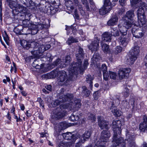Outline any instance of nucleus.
I'll use <instances>...</instances> for the list:
<instances>
[{
	"label": "nucleus",
	"mask_w": 147,
	"mask_h": 147,
	"mask_svg": "<svg viewBox=\"0 0 147 147\" xmlns=\"http://www.w3.org/2000/svg\"><path fill=\"white\" fill-rule=\"evenodd\" d=\"M132 32L134 36L138 38H142L144 35V32L140 30L133 29Z\"/></svg>",
	"instance_id": "obj_16"
},
{
	"label": "nucleus",
	"mask_w": 147,
	"mask_h": 147,
	"mask_svg": "<svg viewBox=\"0 0 147 147\" xmlns=\"http://www.w3.org/2000/svg\"><path fill=\"white\" fill-rule=\"evenodd\" d=\"M111 9V7H105L104 5L102 8L100 9L99 13L101 15H104L110 11Z\"/></svg>",
	"instance_id": "obj_27"
},
{
	"label": "nucleus",
	"mask_w": 147,
	"mask_h": 147,
	"mask_svg": "<svg viewBox=\"0 0 147 147\" xmlns=\"http://www.w3.org/2000/svg\"><path fill=\"white\" fill-rule=\"evenodd\" d=\"M82 95L85 97H88L90 94V91L88 90L86 86H83L82 87Z\"/></svg>",
	"instance_id": "obj_31"
},
{
	"label": "nucleus",
	"mask_w": 147,
	"mask_h": 147,
	"mask_svg": "<svg viewBox=\"0 0 147 147\" xmlns=\"http://www.w3.org/2000/svg\"><path fill=\"white\" fill-rule=\"evenodd\" d=\"M30 46L31 48H32V49H30V51L31 53L35 56L43 53L51 47L49 45H39L38 43L35 42H31Z\"/></svg>",
	"instance_id": "obj_4"
},
{
	"label": "nucleus",
	"mask_w": 147,
	"mask_h": 147,
	"mask_svg": "<svg viewBox=\"0 0 147 147\" xmlns=\"http://www.w3.org/2000/svg\"><path fill=\"white\" fill-rule=\"evenodd\" d=\"M122 50V48L120 46H117L116 48L115 52V53L118 54L121 52Z\"/></svg>",
	"instance_id": "obj_52"
},
{
	"label": "nucleus",
	"mask_w": 147,
	"mask_h": 147,
	"mask_svg": "<svg viewBox=\"0 0 147 147\" xmlns=\"http://www.w3.org/2000/svg\"><path fill=\"white\" fill-rule=\"evenodd\" d=\"M37 101L39 102L40 105L43 108L44 107V105L43 104V101L41 99V98H37Z\"/></svg>",
	"instance_id": "obj_54"
},
{
	"label": "nucleus",
	"mask_w": 147,
	"mask_h": 147,
	"mask_svg": "<svg viewBox=\"0 0 147 147\" xmlns=\"http://www.w3.org/2000/svg\"><path fill=\"white\" fill-rule=\"evenodd\" d=\"M118 18L116 15L112 16L109 20L107 22V24L109 26H113L116 25L118 22Z\"/></svg>",
	"instance_id": "obj_15"
},
{
	"label": "nucleus",
	"mask_w": 147,
	"mask_h": 147,
	"mask_svg": "<svg viewBox=\"0 0 147 147\" xmlns=\"http://www.w3.org/2000/svg\"><path fill=\"white\" fill-rule=\"evenodd\" d=\"M74 13L76 18L77 19H78L79 18V16L78 14V12L76 9H75L74 11Z\"/></svg>",
	"instance_id": "obj_61"
},
{
	"label": "nucleus",
	"mask_w": 147,
	"mask_h": 147,
	"mask_svg": "<svg viewBox=\"0 0 147 147\" xmlns=\"http://www.w3.org/2000/svg\"><path fill=\"white\" fill-rule=\"evenodd\" d=\"M137 58V57L136 56L131 55L129 54L127 57L126 62L127 64L132 65L134 63Z\"/></svg>",
	"instance_id": "obj_25"
},
{
	"label": "nucleus",
	"mask_w": 147,
	"mask_h": 147,
	"mask_svg": "<svg viewBox=\"0 0 147 147\" xmlns=\"http://www.w3.org/2000/svg\"><path fill=\"white\" fill-rule=\"evenodd\" d=\"M98 125L99 127L101 129H108L110 125H109V123L103 120L102 118L100 116H98Z\"/></svg>",
	"instance_id": "obj_10"
},
{
	"label": "nucleus",
	"mask_w": 147,
	"mask_h": 147,
	"mask_svg": "<svg viewBox=\"0 0 147 147\" xmlns=\"http://www.w3.org/2000/svg\"><path fill=\"white\" fill-rule=\"evenodd\" d=\"M64 116V114L62 113V110L59 109H57L55 110L54 114V117L57 119L62 118Z\"/></svg>",
	"instance_id": "obj_21"
},
{
	"label": "nucleus",
	"mask_w": 147,
	"mask_h": 147,
	"mask_svg": "<svg viewBox=\"0 0 147 147\" xmlns=\"http://www.w3.org/2000/svg\"><path fill=\"white\" fill-rule=\"evenodd\" d=\"M134 139V137L133 134L128 132L126 134V139L127 141L132 140Z\"/></svg>",
	"instance_id": "obj_34"
},
{
	"label": "nucleus",
	"mask_w": 147,
	"mask_h": 147,
	"mask_svg": "<svg viewBox=\"0 0 147 147\" xmlns=\"http://www.w3.org/2000/svg\"><path fill=\"white\" fill-rule=\"evenodd\" d=\"M135 16L134 11L129 10L127 11L123 18V25L127 28H131L132 25L138 26H140L139 22H136L134 19Z\"/></svg>",
	"instance_id": "obj_3"
},
{
	"label": "nucleus",
	"mask_w": 147,
	"mask_h": 147,
	"mask_svg": "<svg viewBox=\"0 0 147 147\" xmlns=\"http://www.w3.org/2000/svg\"><path fill=\"white\" fill-rule=\"evenodd\" d=\"M111 109L112 110V112L115 115L120 116L122 115V112L118 110L115 107H112Z\"/></svg>",
	"instance_id": "obj_32"
},
{
	"label": "nucleus",
	"mask_w": 147,
	"mask_h": 147,
	"mask_svg": "<svg viewBox=\"0 0 147 147\" xmlns=\"http://www.w3.org/2000/svg\"><path fill=\"white\" fill-rule=\"evenodd\" d=\"M130 28H127L125 27L123 25V27L122 28H121L120 29V32L121 34V36H126V35L127 34V30L129 29Z\"/></svg>",
	"instance_id": "obj_33"
},
{
	"label": "nucleus",
	"mask_w": 147,
	"mask_h": 147,
	"mask_svg": "<svg viewBox=\"0 0 147 147\" xmlns=\"http://www.w3.org/2000/svg\"><path fill=\"white\" fill-rule=\"evenodd\" d=\"M111 35L114 36H118L119 35V30L116 28H113L111 31Z\"/></svg>",
	"instance_id": "obj_36"
},
{
	"label": "nucleus",
	"mask_w": 147,
	"mask_h": 147,
	"mask_svg": "<svg viewBox=\"0 0 147 147\" xmlns=\"http://www.w3.org/2000/svg\"><path fill=\"white\" fill-rule=\"evenodd\" d=\"M125 8L124 7H122L119 9L118 13L119 14H122L125 12Z\"/></svg>",
	"instance_id": "obj_56"
},
{
	"label": "nucleus",
	"mask_w": 147,
	"mask_h": 147,
	"mask_svg": "<svg viewBox=\"0 0 147 147\" xmlns=\"http://www.w3.org/2000/svg\"><path fill=\"white\" fill-rule=\"evenodd\" d=\"M109 74L110 78L111 79L114 80L116 79L117 75L115 73L112 71H109Z\"/></svg>",
	"instance_id": "obj_51"
},
{
	"label": "nucleus",
	"mask_w": 147,
	"mask_h": 147,
	"mask_svg": "<svg viewBox=\"0 0 147 147\" xmlns=\"http://www.w3.org/2000/svg\"><path fill=\"white\" fill-rule=\"evenodd\" d=\"M94 79V77L93 76H92L90 74L88 75L86 78V81L87 83H89L90 84L89 86L90 89H92V81Z\"/></svg>",
	"instance_id": "obj_30"
},
{
	"label": "nucleus",
	"mask_w": 147,
	"mask_h": 147,
	"mask_svg": "<svg viewBox=\"0 0 147 147\" xmlns=\"http://www.w3.org/2000/svg\"><path fill=\"white\" fill-rule=\"evenodd\" d=\"M14 118H15V119H16V121L17 122H19V121L20 122V121H21L22 120V119H21L20 118V117H18L17 116H15Z\"/></svg>",
	"instance_id": "obj_62"
},
{
	"label": "nucleus",
	"mask_w": 147,
	"mask_h": 147,
	"mask_svg": "<svg viewBox=\"0 0 147 147\" xmlns=\"http://www.w3.org/2000/svg\"><path fill=\"white\" fill-rule=\"evenodd\" d=\"M81 105V104L80 101L78 100H76L74 101V102H69V105L65 108L75 111L77 110L80 107Z\"/></svg>",
	"instance_id": "obj_9"
},
{
	"label": "nucleus",
	"mask_w": 147,
	"mask_h": 147,
	"mask_svg": "<svg viewBox=\"0 0 147 147\" xmlns=\"http://www.w3.org/2000/svg\"><path fill=\"white\" fill-rule=\"evenodd\" d=\"M36 67H34L37 69H40L42 68L43 67V65L41 64V63H38V64H37L36 65Z\"/></svg>",
	"instance_id": "obj_55"
},
{
	"label": "nucleus",
	"mask_w": 147,
	"mask_h": 147,
	"mask_svg": "<svg viewBox=\"0 0 147 147\" xmlns=\"http://www.w3.org/2000/svg\"><path fill=\"white\" fill-rule=\"evenodd\" d=\"M2 34L4 39L5 42L7 45H9V38L6 31L4 30L3 32H2Z\"/></svg>",
	"instance_id": "obj_35"
},
{
	"label": "nucleus",
	"mask_w": 147,
	"mask_h": 147,
	"mask_svg": "<svg viewBox=\"0 0 147 147\" xmlns=\"http://www.w3.org/2000/svg\"><path fill=\"white\" fill-rule=\"evenodd\" d=\"M122 104L125 107H127L129 106V102H128L126 100L123 101L122 102Z\"/></svg>",
	"instance_id": "obj_59"
},
{
	"label": "nucleus",
	"mask_w": 147,
	"mask_h": 147,
	"mask_svg": "<svg viewBox=\"0 0 147 147\" xmlns=\"http://www.w3.org/2000/svg\"><path fill=\"white\" fill-rule=\"evenodd\" d=\"M119 2L120 5L122 6L125 5L126 3V0H119Z\"/></svg>",
	"instance_id": "obj_60"
},
{
	"label": "nucleus",
	"mask_w": 147,
	"mask_h": 147,
	"mask_svg": "<svg viewBox=\"0 0 147 147\" xmlns=\"http://www.w3.org/2000/svg\"><path fill=\"white\" fill-rule=\"evenodd\" d=\"M110 136L109 131L108 130H103L101 133L100 140L101 142H107L108 141Z\"/></svg>",
	"instance_id": "obj_12"
},
{
	"label": "nucleus",
	"mask_w": 147,
	"mask_h": 147,
	"mask_svg": "<svg viewBox=\"0 0 147 147\" xmlns=\"http://www.w3.org/2000/svg\"><path fill=\"white\" fill-rule=\"evenodd\" d=\"M131 5L133 6H134L137 4V7L140 5V3L142 2L141 0H130Z\"/></svg>",
	"instance_id": "obj_40"
},
{
	"label": "nucleus",
	"mask_w": 147,
	"mask_h": 147,
	"mask_svg": "<svg viewBox=\"0 0 147 147\" xmlns=\"http://www.w3.org/2000/svg\"><path fill=\"white\" fill-rule=\"evenodd\" d=\"M30 30L31 31L30 33L32 35H34L37 34L38 31V29H37V28H33V25L31 26Z\"/></svg>",
	"instance_id": "obj_46"
},
{
	"label": "nucleus",
	"mask_w": 147,
	"mask_h": 147,
	"mask_svg": "<svg viewBox=\"0 0 147 147\" xmlns=\"http://www.w3.org/2000/svg\"><path fill=\"white\" fill-rule=\"evenodd\" d=\"M73 96L72 94L68 93L66 95H61L59 99L55 100L54 102V107L58 105L63 102L71 101L73 98Z\"/></svg>",
	"instance_id": "obj_8"
},
{
	"label": "nucleus",
	"mask_w": 147,
	"mask_h": 147,
	"mask_svg": "<svg viewBox=\"0 0 147 147\" xmlns=\"http://www.w3.org/2000/svg\"><path fill=\"white\" fill-rule=\"evenodd\" d=\"M88 119L92 121V122L95 121L96 119L94 115L93 114H90V115L88 116Z\"/></svg>",
	"instance_id": "obj_53"
},
{
	"label": "nucleus",
	"mask_w": 147,
	"mask_h": 147,
	"mask_svg": "<svg viewBox=\"0 0 147 147\" xmlns=\"http://www.w3.org/2000/svg\"><path fill=\"white\" fill-rule=\"evenodd\" d=\"M77 65L75 64H71L69 68V77L68 78L66 72L64 71H59L57 73V77L59 85H67L71 81H72L73 78H74L78 74V68H76Z\"/></svg>",
	"instance_id": "obj_1"
},
{
	"label": "nucleus",
	"mask_w": 147,
	"mask_h": 147,
	"mask_svg": "<svg viewBox=\"0 0 147 147\" xmlns=\"http://www.w3.org/2000/svg\"><path fill=\"white\" fill-rule=\"evenodd\" d=\"M111 35L109 32H105L102 35V39L105 42H110L111 40Z\"/></svg>",
	"instance_id": "obj_26"
},
{
	"label": "nucleus",
	"mask_w": 147,
	"mask_h": 147,
	"mask_svg": "<svg viewBox=\"0 0 147 147\" xmlns=\"http://www.w3.org/2000/svg\"><path fill=\"white\" fill-rule=\"evenodd\" d=\"M79 118V117L78 114L75 115L73 113L69 117V119L71 121H74L78 120Z\"/></svg>",
	"instance_id": "obj_37"
},
{
	"label": "nucleus",
	"mask_w": 147,
	"mask_h": 147,
	"mask_svg": "<svg viewBox=\"0 0 147 147\" xmlns=\"http://www.w3.org/2000/svg\"><path fill=\"white\" fill-rule=\"evenodd\" d=\"M144 62L145 63V65L147 68V54L146 56L144 59Z\"/></svg>",
	"instance_id": "obj_63"
},
{
	"label": "nucleus",
	"mask_w": 147,
	"mask_h": 147,
	"mask_svg": "<svg viewBox=\"0 0 147 147\" xmlns=\"http://www.w3.org/2000/svg\"><path fill=\"white\" fill-rule=\"evenodd\" d=\"M7 2L8 4L9 7L11 9H13V8H16L18 7H19V8H22L23 7V6L17 4L16 2L13 1L7 0Z\"/></svg>",
	"instance_id": "obj_24"
},
{
	"label": "nucleus",
	"mask_w": 147,
	"mask_h": 147,
	"mask_svg": "<svg viewBox=\"0 0 147 147\" xmlns=\"http://www.w3.org/2000/svg\"><path fill=\"white\" fill-rule=\"evenodd\" d=\"M99 39L98 38H95L93 41L88 46L89 49L91 50L92 52L97 51L99 48Z\"/></svg>",
	"instance_id": "obj_11"
},
{
	"label": "nucleus",
	"mask_w": 147,
	"mask_h": 147,
	"mask_svg": "<svg viewBox=\"0 0 147 147\" xmlns=\"http://www.w3.org/2000/svg\"><path fill=\"white\" fill-rule=\"evenodd\" d=\"M140 51L139 47L138 46H134L129 52V54L137 57Z\"/></svg>",
	"instance_id": "obj_19"
},
{
	"label": "nucleus",
	"mask_w": 147,
	"mask_h": 147,
	"mask_svg": "<svg viewBox=\"0 0 147 147\" xmlns=\"http://www.w3.org/2000/svg\"><path fill=\"white\" fill-rule=\"evenodd\" d=\"M115 5V4L113 5L110 2V0H105L104 5L105 7H111V8H112V7Z\"/></svg>",
	"instance_id": "obj_42"
},
{
	"label": "nucleus",
	"mask_w": 147,
	"mask_h": 147,
	"mask_svg": "<svg viewBox=\"0 0 147 147\" xmlns=\"http://www.w3.org/2000/svg\"><path fill=\"white\" fill-rule=\"evenodd\" d=\"M91 135V132L89 131H86L81 138V140L78 143V145L77 146H80L81 145V143H84L86 139H88Z\"/></svg>",
	"instance_id": "obj_14"
},
{
	"label": "nucleus",
	"mask_w": 147,
	"mask_h": 147,
	"mask_svg": "<svg viewBox=\"0 0 147 147\" xmlns=\"http://www.w3.org/2000/svg\"><path fill=\"white\" fill-rule=\"evenodd\" d=\"M77 62L76 63L73 62L71 64H76V68H78V70L80 69V71H82V68L81 67V64L82 63V60L84 58V54L83 49L80 47H79L78 53L76 54Z\"/></svg>",
	"instance_id": "obj_6"
},
{
	"label": "nucleus",
	"mask_w": 147,
	"mask_h": 147,
	"mask_svg": "<svg viewBox=\"0 0 147 147\" xmlns=\"http://www.w3.org/2000/svg\"><path fill=\"white\" fill-rule=\"evenodd\" d=\"M70 146L68 142H61L58 145V147H70Z\"/></svg>",
	"instance_id": "obj_41"
},
{
	"label": "nucleus",
	"mask_w": 147,
	"mask_h": 147,
	"mask_svg": "<svg viewBox=\"0 0 147 147\" xmlns=\"http://www.w3.org/2000/svg\"><path fill=\"white\" fill-rule=\"evenodd\" d=\"M45 88L48 90L51 91V85H47L45 86Z\"/></svg>",
	"instance_id": "obj_64"
},
{
	"label": "nucleus",
	"mask_w": 147,
	"mask_h": 147,
	"mask_svg": "<svg viewBox=\"0 0 147 147\" xmlns=\"http://www.w3.org/2000/svg\"><path fill=\"white\" fill-rule=\"evenodd\" d=\"M18 29V28H16L15 30V32L17 34H24L27 35V34H30L31 32V30L28 27H23L21 31H20L18 32H16V31Z\"/></svg>",
	"instance_id": "obj_20"
},
{
	"label": "nucleus",
	"mask_w": 147,
	"mask_h": 147,
	"mask_svg": "<svg viewBox=\"0 0 147 147\" xmlns=\"http://www.w3.org/2000/svg\"><path fill=\"white\" fill-rule=\"evenodd\" d=\"M40 61V60L39 59H36L34 61L32 64V66L34 67H36L37 64L38 63V62Z\"/></svg>",
	"instance_id": "obj_58"
},
{
	"label": "nucleus",
	"mask_w": 147,
	"mask_h": 147,
	"mask_svg": "<svg viewBox=\"0 0 147 147\" xmlns=\"http://www.w3.org/2000/svg\"><path fill=\"white\" fill-rule=\"evenodd\" d=\"M45 27V25L42 24H38L37 25H33L34 28H37L38 30L39 29H42Z\"/></svg>",
	"instance_id": "obj_48"
},
{
	"label": "nucleus",
	"mask_w": 147,
	"mask_h": 147,
	"mask_svg": "<svg viewBox=\"0 0 147 147\" xmlns=\"http://www.w3.org/2000/svg\"><path fill=\"white\" fill-rule=\"evenodd\" d=\"M100 95V92L97 91L94 92L93 94V96L94 99L95 100H97Z\"/></svg>",
	"instance_id": "obj_50"
},
{
	"label": "nucleus",
	"mask_w": 147,
	"mask_h": 147,
	"mask_svg": "<svg viewBox=\"0 0 147 147\" xmlns=\"http://www.w3.org/2000/svg\"><path fill=\"white\" fill-rule=\"evenodd\" d=\"M58 125L59 126V129L57 130H56V131L54 132V134L56 136H59L61 129H65L67 127L66 123L64 122L60 123Z\"/></svg>",
	"instance_id": "obj_23"
},
{
	"label": "nucleus",
	"mask_w": 147,
	"mask_h": 147,
	"mask_svg": "<svg viewBox=\"0 0 147 147\" xmlns=\"http://www.w3.org/2000/svg\"><path fill=\"white\" fill-rule=\"evenodd\" d=\"M143 120V122L140 125L139 128L141 131L144 132L147 130V118L146 116H144Z\"/></svg>",
	"instance_id": "obj_17"
},
{
	"label": "nucleus",
	"mask_w": 147,
	"mask_h": 147,
	"mask_svg": "<svg viewBox=\"0 0 147 147\" xmlns=\"http://www.w3.org/2000/svg\"><path fill=\"white\" fill-rule=\"evenodd\" d=\"M78 42L77 39L74 38L73 37H70L68 39L67 43L69 45L74 42Z\"/></svg>",
	"instance_id": "obj_39"
},
{
	"label": "nucleus",
	"mask_w": 147,
	"mask_h": 147,
	"mask_svg": "<svg viewBox=\"0 0 147 147\" xmlns=\"http://www.w3.org/2000/svg\"><path fill=\"white\" fill-rule=\"evenodd\" d=\"M88 61L87 59H85L84 61V64H83V67H84V68H83L82 67V64H81V67L82 68V71H80V69H79V70H78V71L79 70V71L80 72V73H82V71H83V69H86V68H87V66L88 65Z\"/></svg>",
	"instance_id": "obj_43"
},
{
	"label": "nucleus",
	"mask_w": 147,
	"mask_h": 147,
	"mask_svg": "<svg viewBox=\"0 0 147 147\" xmlns=\"http://www.w3.org/2000/svg\"><path fill=\"white\" fill-rule=\"evenodd\" d=\"M137 15L138 22L140 25H143L146 23V16L144 14V10H147V5L143 2L140 3V5L137 7Z\"/></svg>",
	"instance_id": "obj_5"
},
{
	"label": "nucleus",
	"mask_w": 147,
	"mask_h": 147,
	"mask_svg": "<svg viewBox=\"0 0 147 147\" xmlns=\"http://www.w3.org/2000/svg\"><path fill=\"white\" fill-rule=\"evenodd\" d=\"M63 136L64 139L67 140H70L71 139L74 140L77 138L76 135L72 134L70 132L64 133L63 134Z\"/></svg>",
	"instance_id": "obj_18"
},
{
	"label": "nucleus",
	"mask_w": 147,
	"mask_h": 147,
	"mask_svg": "<svg viewBox=\"0 0 147 147\" xmlns=\"http://www.w3.org/2000/svg\"><path fill=\"white\" fill-rule=\"evenodd\" d=\"M129 91L128 89L127 88V87H125L124 90L122 93L125 97H127L129 95Z\"/></svg>",
	"instance_id": "obj_49"
},
{
	"label": "nucleus",
	"mask_w": 147,
	"mask_h": 147,
	"mask_svg": "<svg viewBox=\"0 0 147 147\" xmlns=\"http://www.w3.org/2000/svg\"><path fill=\"white\" fill-rule=\"evenodd\" d=\"M71 60V58L69 55L67 56L65 59L61 60L58 59H57L53 63L54 66H57L59 65L61 68L65 67L66 65L69 64Z\"/></svg>",
	"instance_id": "obj_7"
},
{
	"label": "nucleus",
	"mask_w": 147,
	"mask_h": 147,
	"mask_svg": "<svg viewBox=\"0 0 147 147\" xmlns=\"http://www.w3.org/2000/svg\"><path fill=\"white\" fill-rule=\"evenodd\" d=\"M101 69L103 72L104 79L106 81L108 79L109 76L107 71V67L105 64H103L102 65Z\"/></svg>",
	"instance_id": "obj_22"
},
{
	"label": "nucleus",
	"mask_w": 147,
	"mask_h": 147,
	"mask_svg": "<svg viewBox=\"0 0 147 147\" xmlns=\"http://www.w3.org/2000/svg\"><path fill=\"white\" fill-rule=\"evenodd\" d=\"M46 57H47V59L48 60L50 61H52L51 55L50 53H47L46 55Z\"/></svg>",
	"instance_id": "obj_57"
},
{
	"label": "nucleus",
	"mask_w": 147,
	"mask_h": 147,
	"mask_svg": "<svg viewBox=\"0 0 147 147\" xmlns=\"http://www.w3.org/2000/svg\"><path fill=\"white\" fill-rule=\"evenodd\" d=\"M102 50L105 52H107L109 50V45L106 44L101 43Z\"/></svg>",
	"instance_id": "obj_44"
},
{
	"label": "nucleus",
	"mask_w": 147,
	"mask_h": 147,
	"mask_svg": "<svg viewBox=\"0 0 147 147\" xmlns=\"http://www.w3.org/2000/svg\"><path fill=\"white\" fill-rule=\"evenodd\" d=\"M99 59V56L98 53H95L93 56V57L91 59L93 63H95V62L98 61Z\"/></svg>",
	"instance_id": "obj_38"
},
{
	"label": "nucleus",
	"mask_w": 147,
	"mask_h": 147,
	"mask_svg": "<svg viewBox=\"0 0 147 147\" xmlns=\"http://www.w3.org/2000/svg\"><path fill=\"white\" fill-rule=\"evenodd\" d=\"M130 71L129 68L123 69L119 70V79L122 80L124 78L127 77Z\"/></svg>",
	"instance_id": "obj_13"
},
{
	"label": "nucleus",
	"mask_w": 147,
	"mask_h": 147,
	"mask_svg": "<svg viewBox=\"0 0 147 147\" xmlns=\"http://www.w3.org/2000/svg\"><path fill=\"white\" fill-rule=\"evenodd\" d=\"M20 43L21 45L24 48L26 49H29L30 50V49H32V48H31V43L30 42H28L24 40H23L21 41Z\"/></svg>",
	"instance_id": "obj_28"
},
{
	"label": "nucleus",
	"mask_w": 147,
	"mask_h": 147,
	"mask_svg": "<svg viewBox=\"0 0 147 147\" xmlns=\"http://www.w3.org/2000/svg\"><path fill=\"white\" fill-rule=\"evenodd\" d=\"M52 73H47L43 74L42 76V77L43 79H50L52 77Z\"/></svg>",
	"instance_id": "obj_45"
},
{
	"label": "nucleus",
	"mask_w": 147,
	"mask_h": 147,
	"mask_svg": "<svg viewBox=\"0 0 147 147\" xmlns=\"http://www.w3.org/2000/svg\"><path fill=\"white\" fill-rule=\"evenodd\" d=\"M121 122L119 120L113 121L112 122V127L114 132L112 146L116 147L119 145V147H125V143L124 139L121 137H119L121 133Z\"/></svg>",
	"instance_id": "obj_2"
},
{
	"label": "nucleus",
	"mask_w": 147,
	"mask_h": 147,
	"mask_svg": "<svg viewBox=\"0 0 147 147\" xmlns=\"http://www.w3.org/2000/svg\"><path fill=\"white\" fill-rule=\"evenodd\" d=\"M128 147H136V143L134 141V139L132 140L128 141Z\"/></svg>",
	"instance_id": "obj_47"
},
{
	"label": "nucleus",
	"mask_w": 147,
	"mask_h": 147,
	"mask_svg": "<svg viewBox=\"0 0 147 147\" xmlns=\"http://www.w3.org/2000/svg\"><path fill=\"white\" fill-rule=\"evenodd\" d=\"M119 39L120 44L122 45L123 46L125 47L127 45L128 42L126 36L123 37V36H121L119 38Z\"/></svg>",
	"instance_id": "obj_29"
}]
</instances>
